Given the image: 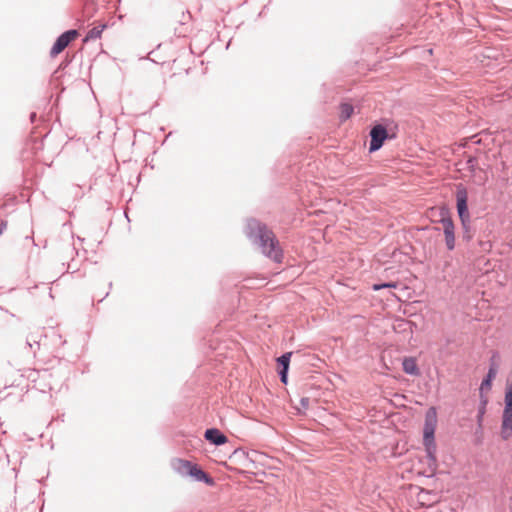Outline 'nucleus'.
Instances as JSON below:
<instances>
[{"instance_id": "7", "label": "nucleus", "mask_w": 512, "mask_h": 512, "mask_svg": "<svg viewBox=\"0 0 512 512\" xmlns=\"http://www.w3.org/2000/svg\"><path fill=\"white\" fill-rule=\"evenodd\" d=\"M443 228L445 244L448 250L455 248V227L450 217L443 216L440 220Z\"/></svg>"}, {"instance_id": "21", "label": "nucleus", "mask_w": 512, "mask_h": 512, "mask_svg": "<svg viewBox=\"0 0 512 512\" xmlns=\"http://www.w3.org/2000/svg\"><path fill=\"white\" fill-rule=\"evenodd\" d=\"M428 53L431 55L433 53V49H429Z\"/></svg>"}, {"instance_id": "13", "label": "nucleus", "mask_w": 512, "mask_h": 512, "mask_svg": "<svg viewBox=\"0 0 512 512\" xmlns=\"http://www.w3.org/2000/svg\"><path fill=\"white\" fill-rule=\"evenodd\" d=\"M417 498L422 505H429L436 501V495L424 489L419 491Z\"/></svg>"}, {"instance_id": "20", "label": "nucleus", "mask_w": 512, "mask_h": 512, "mask_svg": "<svg viewBox=\"0 0 512 512\" xmlns=\"http://www.w3.org/2000/svg\"><path fill=\"white\" fill-rule=\"evenodd\" d=\"M484 414V411H481L480 415H479V419L482 418V415Z\"/></svg>"}, {"instance_id": "5", "label": "nucleus", "mask_w": 512, "mask_h": 512, "mask_svg": "<svg viewBox=\"0 0 512 512\" xmlns=\"http://www.w3.org/2000/svg\"><path fill=\"white\" fill-rule=\"evenodd\" d=\"M370 137L369 151L375 152L382 147L384 141L388 138V133L384 126L378 124L371 129Z\"/></svg>"}, {"instance_id": "1", "label": "nucleus", "mask_w": 512, "mask_h": 512, "mask_svg": "<svg viewBox=\"0 0 512 512\" xmlns=\"http://www.w3.org/2000/svg\"><path fill=\"white\" fill-rule=\"evenodd\" d=\"M247 237L256 243L262 253L273 261L280 263L283 253L273 232L257 220H250L247 223Z\"/></svg>"}, {"instance_id": "17", "label": "nucleus", "mask_w": 512, "mask_h": 512, "mask_svg": "<svg viewBox=\"0 0 512 512\" xmlns=\"http://www.w3.org/2000/svg\"><path fill=\"white\" fill-rule=\"evenodd\" d=\"M396 287H397V283H395V282H388V283L374 284L372 286V289L374 291H378V290L383 289V288H396Z\"/></svg>"}, {"instance_id": "8", "label": "nucleus", "mask_w": 512, "mask_h": 512, "mask_svg": "<svg viewBox=\"0 0 512 512\" xmlns=\"http://www.w3.org/2000/svg\"><path fill=\"white\" fill-rule=\"evenodd\" d=\"M188 476L192 477L194 480L198 482H205L209 485L213 484L212 478H210L201 468H199L196 464L193 463H191Z\"/></svg>"}, {"instance_id": "18", "label": "nucleus", "mask_w": 512, "mask_h": 512, "mask_svg": "<svg viewBox=\"0 0 512 512\" xmlns=\"http://www.w3.org/2000/svg\"><path fill=\"white\" fill-rule=\"evenodd\" d=\"M287 372H288V370H285V369H280V371H279L280 380L284 384L287 383Z\"/></svg>"}, {"instance_id": "14", "label": "nucleus", "mask_w": 512, "mask_h": 512, "mask_svg": "<svg viewBox=\"0 0 512 512\" xmlns=\"http://www.w3.org/2000/svg\"><path fill=\"white\" fill-rule=\"evenodd\" d=\"M354 108L349 103H343L340 107V119L341 121H346L353 114Z\"/></svg>"}, {"instance_id": "11", "label": "nucleus", "mask_w": 512, "mask_h": 512, "mask_svg": "<svg viewBox=\"0 0 512 512\" xmlns=\"http://www.w3.org/2000/svg\"><path fill=\"white\" fill-rule=\"evenodd\" d=\"M496 374H497V365L495 363H492L488 370L486 377L483 379V381L481 383V386H480L481 392H483L485 390L489 391L491 389V384H492L493 379L496 377Z\"/></svg>"}, {"instance_id": "15", "label": "nucleus", "mask_w": 512, "mask_h": 512, "mask_svg": "<svg viewBox=\"0 0 512 512\" xmlns=\"http://www.w3.org/2000/svg\"><path fill=\"white\" fill-rule=\"evenodd\" d=\"M105 28V25L103 26H98V27H94L92 28L91 30H89L87 36H86V39L85 41L89 40V39H97L101 36L103 30Z\"/></svg>"}, {"instance_id": "19", "label": "nucleus", "mask_w": 512, "mask_h": 512, "mask_svg": "<svg viewBox=\"0 0 512 512\" xmlns=\"http://www.w3.org/2000/svg\"><path fill=\"white\" fill-rule=\"evenodd\" d=\"M301 404H302V406H303V407H305V408H306V407H308V405H309V399H308V398H302V399H301Z\"/></svg>"}, {"instance_id": "2", "label": "nucleus", "mask_w": 512, "mask_h": 512, "mask_svg": "<svg viewBox=\"0 0 512 512\" xmlns=\"http://www.w3.org/2000/svg\"><path fill=\"white\" fill-rule=\"evenodd\" d=\"M437 426V412L434 407L428 409L425 414V422L423 429V445L426 452V460L429 471L433 474L437 469L435 430Z\"/></svg>"}, {"instance_id": "4", "label": "nucleus", "mask_w": 512, "mask_h": 512, "mask_svg": "<svg viewBox=\"0 0 512 512\" xmlns=\"http://www.w3.org/2000/svg\"><path fill=\"white\" fill-rule=\"evenodd\" d=\"M468 194L463 186H459L456 192L457 212L463 225L469 222L470 216L467 207Z\"/></svg>"}, {"instance_id": "16", "label": "nucleus", "mask_w": 512, "mask_h": 512, "mask_svg": "<svg viewBox=\"0 0 512 512\" xmlns=\"http://www.w3.org/2000/svg\"><path fill=\"white\" fill-rule=\"evenodd\" d=\"M291 353H285L278 358V363L281 366V369L288 370L290 363Z\"/></svg>"}, {"instance_id": "12", "label": "nucleus", "mask_w": 512, "mask_h": 512, "mask_svg": "<svg viewBox=\"0 0 512 512\" xmlns=\"http://www.w3.org/2000/svg\"><path fill=\"white\" fill-rule=\"evenodd\" d=\"M403 371L409 375H418L419 369L413 358H405L402 362Z\"/></svg>"}, {"instance_id": "9", "label": "nucleus", "mask_w": 512, "mask_h": 512, "mask_svg": "<svg viewBox=\"0 0 512 512\" xmlns=\"http://www.w3.org/2000/svg\"><path fill=\"white\" fill-rule=\"evenodd\" d=\"M205 438L215 445H222L227 442V437L216 428L207 429L205 431Z\"/></svg>"}, {"instance_id": "3", "label": "nucleus", "mask_w": 512, "mask_h": 512, "mask_svg": "<svg viewBox=\"0 0 512 512\" xmlns=\"http://www.w3.org/2000/svg\"><path fill=\"white\" fill-rule=\"evenodd\" d=\"M504 402L500 434L507 440L512 436V385L506 387Z\"/></svg>"}, {"instance_id": "6", "label": "nucleus", "mask_w": 512, "mask_h": 512, "mask_svg": "<svg viewBox=\"0 0 512 512\" xmlns=\"http://www.w3.org/2000/svg\"><path fill=\"white\" fill-rule=\"evenodd\" d=\"M77 35V30H68L61 34L52 46L50 55L54 57L61 53Z\"/></svg>"}, {"instance_id": "10", "label": "nucleus", "mask_w": 512, "mask_h": 512, "mask_svg": "<svg viewBox=\"0 0 512 512\" xmlns=\"http://www.w3.org/2000/svg\"><path fill=\"white\" fill-rule=\"evenodd\" d=\"M172 467L176 473L181 476H188L191 462L183 459H175L172 461Z\"/></svg>"}]
</instances>
